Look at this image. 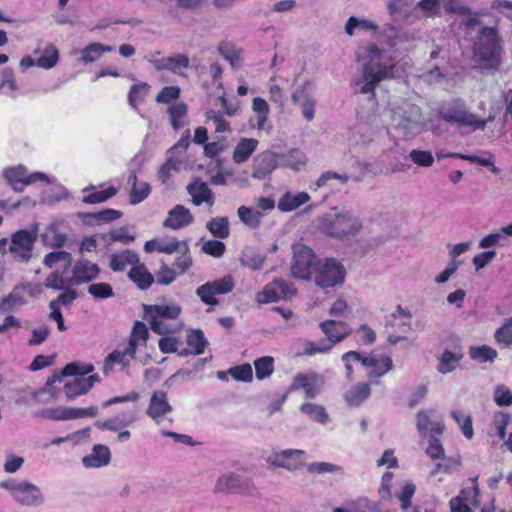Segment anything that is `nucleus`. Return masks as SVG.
Masks as SVG:
<instances>
[{
	"label": "nucleus",
	"mask_w": 512,
	"mask_h": 512,
	"mask_svg": "<svg viewBox=\"0 0 512 512\" xmlns=\"http://www.w3.org/2000/svg\"><path fill=\"white\" fill-rule=\"evenodd\" d=\"M367 358H374L377 362L375 366H366L367 368H371L369 372L370 378L381 377L392 369V359L389 356L382 355L377 357L376 355H371Z\"/></svg>",
	"instance_id": "41"
},
{
	"label": "nucleus",
	"mask_w": 512,
	"mask_h": 512,
	"mask_svg": "<svg viewBox=\"0 0 512 512\" xmlns=\"http://www.w3.org/2000/svg\"><path fill=\"white\" fill-rule=\"evenodd\" d=\"M296 288L293 284H288L283 279H275L267 284L263 290L256 295L258 303L276 302L279 300H286L296 295Z\"/></svg>",
	"instance_id": "12"
},
{
	"label": "nucleus",
	"mask_w": 512,
	"mask_h": 512,
	"mask_svg": "<svg viewBox=\"0 0 512 512\" xmlns=\"http://www.w3.org/2000/svg\"><path fill=\"white\" fill-rule=\"evenodd\" d=\"M44 244L50 248H62L67 240L64 233H60L56 225H50L42 234Z\"/></svg>",
	"instance_id": "38"
},
{
	"label": "nucleus",
	"mask_w": 512,
	"mask_h": 512,
	"mask_svg": "<svg viewBox=\"0 0 512 512\" xmlns=\"http://www.w3.org/2000/svg\"><path fill=\"white\" fill-rule=\"evenodd\" d=\"M145 319L149 322L153 332L158 335H166L176 331L171 325L165 323V320L176 319L181 313V307L176 304L171 305H143Z\"/></svg>",
	"instance_id": "7"
},
{
	"label": "nucleus",
	"mask_w": 512,
	"mask_h": 512,
	"mask_svg": "<svg viewBox=\"0 0 512 512\" xmlns=\"http://www.w3.org/2000/svg\"><path fill=\"white\" fill-rule=\"evenodd\" d=\"M309 199L310 196L306 192H299L297 194L286 192L278 201V209L283 212H289L307 203Z\"/></svg>",
	"instance_id": "31"
},
{
	"label": "nucleus",
	"mask_w": 512,
	"mask_h": 512,
	"mask_svg": "<svg viewBox=\"0 0 512 512\" xmlns=\"http://www.w3.org/2000/svg\"><path fill=\"white\" fill-rule=\"evenodd\" d=\"M324 385V377L316 372L298 373L295 375L289 390L303 389L308 399L315 398Z\"/></svg>",
	"instance_id": "14"
},
{
	"label": "nucleus",
	"mask_w": 512,
	"mask_h": 512,
	"mask_svg": "<svg viewBox=\"0 0 512 512\" xmlns=\"http://www.w3.org/2000/svg\"><path fill=\"white\" fill-rule=\"evenodd\" d=\"M292 251V275L298 279L309 280L320 260L316 258L313 250L303 243H295L292 246Z\"/></svg>",
	"instance_id": "9"
},
{
	"label": "nucleus",
	"mask_w": 512,
	"mask_h": 512,
	"mask_svg": "<svg viewBox=\"0 0 512 512\" xmlns=\"http://www.w3.org/2000/svg\"><path fill=\"white\" fill-rule=\"evenodd\" d=\"M219 53L227 60L233 68H238L241 65L242 58L240 51L228 46L227 44H221L218 47Z\"/></svg>",
	"instance_id": "57"
},
{
	"label": "nucleus",
	"mask_w": 512,
	"mask_h": 512,
	"mask_svg": "<svg viewBox=\"0 0 512 512\" xmlns=\"http://www.w3.org/2000/svg\"><path fill=\"white\" fill-rule=\"evenodd\" d=\"M256 377L259 380L269 377L274 370V359L270 356H264L254 361Z\"/></svg>",
	"instance_id": "45"
},
{
	"label": "nucleus",
	"mask_w": 512,
	"mask_h": 512,
	"mask_svg": "<svg viewBox=\"0 0 512 512\" xmlns=\"http://www.w3.org/2000/svg\"><path fill=\"white\" fill-rule=\"evenodd\" d=\"M228 373L237 381L250 382L253 378L252 367L248 363L232 367Z\"/></svg>",
	"instance_id": "58"
},
{
	"label": "nucleus",
	"mask_w": 512,
	"mask_h": 512,
	"mask_svg": "<svg viewBox=\"0 0 512 512\" xmlns=\"http://www.w3.org/2000/svg\"><path fill=\"white\" fill-rule=\"evenodd\" d=\"M453 26L457 28L459 33L465 36L471 35L474 31L482 27V22L476 12L471 11L469 14L456 19Z\"/></svg>",
	"instance_id": "32"
},
{
	"label": "nucleus",
	"mask_w": 512,
	"mask_h": 512,
	"mask_svg": "<svg viewBox=\"0 0 512 512\" xmlns=\"http://www.w3.org/2000/svg\"><path fill=\"white\" fill-rule=\"evenodd\" d=\"M322 332L327 336L326 343H332V347L350 335L351 329L344 322L326 320L320 323Z\"/></svg>",
	"instance_id": "21"
},
{
	"label": "nucleus",
	"mask_w": 512,
	"mask_h": 512,
	"mask_svg": "<svg viewBox=\"0 0 512 512\" xmlns=\"http://www.w3.org/2000/svg\"><path fill=\"white\" fill-rule=\"evenodd\" d=\"M461 358V353L452 352L449 350L444 351L439 359V364L437 367L438 371L442 374L453 371L457 367Z\"/></svg>",
	"instance_id": "40"
},
{
	"label": "nucleus",
	"mask_w": 512,
	"mask_h": 512,
	"mask_svg": "<svg viewBox=\"0 0 512 512\" xmlns=\"http://www.w3.org/2000/svg\"><path fill=\"white\" fill-rule=\"evenodd\" d=\"M172 411V406L168 403L167 394L164 391H154L150 398L146 414L157 424H160L162 418Z\"/></svg>",
	"instance_id": "18"
},
{
	"label": "nucleus",
	"mask_w": 512,
	"mask_h": 512,
	"mask_svg": "<svg viewBox=\"0 0 512 512\" xmlns=\"http://www.w3.org/2000/svg\"><path fill=\"white\" fill-rule=\"evenodd\" d=\"M299 410L314 422L326 424L329 421V414L323 405L313 402H304Z\"/></svg>",
	"instance_id": "33"
},
{
	"label": "nucleus",
	"mask_w": 512,
	"mask_h": 512,
	"mask_svg": "<svg viewBox=\"0 0 512 512\" xmlns=\"http://www.w3.org/2000/svg\"><path fill=\"white\" fill-rule=\"evenodd\" d=\"M305 163L304 155L297 149L289 151L287 154L282 156V164L295 171H298L300 167Z\"/></svg>",
	"instance_id": "56"
},
{
	"label": "nucleus",
	"mask_w": 512,
	"mask_h": 512,
	"mask_svg": "<svg viewBox=\"0 0 512 512\" xmlns=\"http://www.w3.org/2000/svg\"><path fill=\"white\" fill-rule=\"evenodd\" d=\"M240 476L235 473H226L218 478L216 485H215V491L216 492H236L237 485L239 482Z\"/></svg>",
	"instance_id": "44"
},
{
	"label": "nucleus",
	"mask_w": 512,
	"mask_h": 512,
	"mask_svg": "<svg viewBox=\"0 0 512 512\" xmlns=\"http://www.w3.org/2000/svg\"><path fill=\"white\" fill-rule=\"evenodd\" d=\"M237 215L240 221L250 229H257L264 216L263 212L244 205L237 209Z\"/></svg>",
	"instance_id": "34"
},
{
	"label": "nucleus",
	"mask_w": 512,
	"mask_h": 512,
	"mask_svg": "<svg viewBox=\"0 0 512 512\" xmlns=\"http://www.w3.org/2000/svg\"><path fill=\"white\" fill-rule=\"evenodd\" d=\"M88 293L99 299H107L114 295L113 289L108 283H94L88 287Z\"/></svg>",
	"instance_id": "61"
},
{
	"label": "nucleus",
	"mask_w": 512,
	"mask_h": 512,
	"mask_svg": "<svg viewBox=\"0 0 512 512\" xmlns=\"http://www.w3.org/2000/svg\"><path fill=\"white\" fill-rule=\"evenodd\" d=\"M313 275L315 284L322 289H326L343 283L346 271L339 261L327 258L318 263Z\"/></svg>",
	"instance_id": "10"
},
{
	"label": "nucleus",
	"mask_w": 512,
	"mask_h": 512,
	"mask_svg": "<svg viewBox=\"0 0 512 512\" xmlns=\"http://www.w3.org/2000/svg\"><path fill=\"white\" fill-rule=\"evenodd\" d=\"M443 8L446 13L457 14L461 17L469 14L472 9L460 0H445Z\"/></svg>",
	"instance_id": "59"
},
{
	"label": "nucleus",
	"mask_w": 512,
	"mask_h": 512,
	"mask_svg": "<svg viewBox=\"0 0 512 512\" xmlns=\"http://www.w3.org/2000/svg\"><path fill=\"white\" fill-rule=\"evenodd\" d=\"M411 160L422 167H430L434 162V157L431 152L424 150H412L409 154Z\"/></svg>",
	"instance_id": "62"
},
{
	"label": "nucleus",
	"mask_w": 512,
	"mask_h": 512,
	"mask_svg": "<svg viewBox=\"0 0 512 512\" xmlns=\"http://www.w3.org/2000/svg\"><path fill=\"white\" fill-rule=\"evenodd\" d=\"M182 164L183 161L180 157L167 156L166 162L159 169V179L165 183L170 177L171 170H179Z\"/></svg>",
	"instance_id": "53"
},
{
	"label": "nucleus",
	"mask_w": 512,
	"mask_h": 512,
	"mask_svg": "<svg viewBox=\"0 0 512 512\" xmlns=\"http://www.w3.org/2000/svg\"><path fill=\"white\" fill-rule=\"evenodd\" d=\"M111 453L106 445H94L92 452L83 457L82 462L85 467H102L109 464Z\"/></svg>",
	"instance_id": "26"
},
{
	"label": "nucleus",
	"mask_w": 512,
	"mask_h": 512,
	"mask_svg": "<svg viewBox=\"0 0 512 512\" xmlns=\"http://www.w3.org/2000/svg\"><path fill=\"white\" fill-rule=\"evenodd\" d=\"M14 500L22 506L38 507L44 503L45 498L38 486L28 481H22V487Z\"/></svg>",
	"instance_id": "17"
},
{
	"label": "nucleus",
	"mask_w": 512,
	"mask_h": 512,
	"mask_svg": "<svg viewBox=\"0 0 512 512\" xmlns=\"http://www.w3.org/2000/svg\"><path fill=\"white\" fill-rule=\"evenodd\" d=\"M188 193L192 196V202L194 205L199 206L203 202L212 206L214 204V197L212 190L204 182L199 184L193 183L187 186Z\"/></svg>",
	"instance_id": "29"
},
{
	"label": "nucleus",
	"mask_w": 512,
	"mask_h": 512,
	"mask_svg": "<svg viewBox=\"0 0 512 512\" xmlns=\"http://www.w3.org/2000/svg\"><path fill=\"white\" fill-rule=\"evenodd\" d=\"M342 361L344 362L345 369L347 372V378L351 380L353 373L352 361L361 362L363 366H375L377 364L374 358H363L361 354L356 351H349L342 355Z\"/></svg>",
	"instance_id": "39"
},
{
	"label": "nucleus",
	"mask_w": 512,
	"mask_h": 512,
	"mask_svg": "<svg viewBox=\"0 0 512 512\" xmlns=\"http://www.w3.org/2000/svg\"><path fill=\"white\" fill-rule=\"evenodd\" d=\"M234 288V281L232 276L226 275L221 279L206 282L199 286L196 294L200 297L201 301L208 305H217L218 300L215 295H223L231 292Z\"/></svg>",
	"instance_id": "13"
},
{
	"label": "nucleus",
	"mask_w": 512,
	"mask_h": 512,
	"mask_svg": "<svg viewBox=\"0 0 512 512\" xmlns=\"http://www.w3.org/2000/svg\"><path fill=\"white\" fill-rule=\"evenodd\" d=\"M370 386L367 383H359L348 390L345 395V401L350 406H359L370 395Z\"/></svg>",
	"instance_id": "35"
},
{
	"label": "nucleus",
	"mask_w": 512,
	"mask_h": 512,
	"mask_svg": "<svg viewBox=\"0 0 512 512\" xmlns=\"http://www.w3.org/2000/svg\"><path fill=\"white\" fill-rule=\"evenodd\" d=\"M109 258V267L114 272H123L128 266L133 267L140 262L138 254L130 249L112 253Z\"/></svg>",
	"instance_id": "25"
},
{
	"label": "nucleus",
	"mask_w": 512,
	"mask_h": 512,
	"mask_svg": "<svg viewBox=\"0 0 512 512\" xmlns=\"http://www.w3.org/2000/svg\"><path fill=\"white\" fill-rule=\"evenodd\" d=\"M390 118L395 128L406 138L415 136L423 127L420 107L409 102L393 105L390 109Z\"/></svg>",
	"instance_id": "5"
},
{
	"label": "nucleus",
	"mask_w": 512,
	"mask_h": 512,
	"mask_svg": "<svg viewBox=\"0 0 512 512\" xmlns=\"http://www.w3.org/2000/svg\"><path fill=\"white\" fill-rule=\"evenodd\" d=\"M294 104H301L313 98V86L310 81H305L297 87L291 95Z\"/></svg>",
	"instance_id": "52"
},
{
	"label": "nucleus",
	"mask_w": 512,
	"mask_h": 512,
	"mask_svg": "<svg viewBox=\"0 0 512 512\" xmlns=\"http://www.w3.org/2000/svg\"><path fill=\"white\" fill-rule=\"evenodd\" d=\"M23 304H25L23 296L16 290H13L1 301L0 311L10 312L14 308L22 306Z\"/></svg>",
	"instance_id": "55"
},
{
	"label": "nucleus",
	"mask_w": 512,
	"mask_h": 512,
	"mask_svg": "<svg viewBox=\"0 0 512 512\" xmlns=\"http://www.w3.org/2000/svg\"><path fill=\"white\" fill-rule=\"evenodd\" d=\"M501 38L494 27L482 26L473 40L475 67L481 71H496L501 63Z\"/></svg>",
	"instance_id": "1"
},
{
	"label": "nucleus",
	"mask_w": 512,
	"mask_h": 512,
	"mask_svg": "<svg viewBox=\"0 0 512 512\" xmlns=\"http://www.w3.org/2000/svg\"><path fill=\"white\" fill-rule=\"evenodd\" d=\"M277 167L276 156L270 151L258 154L253 160L252 177L262 180Z\"/></svg>",
	"instance_id": "19"
},
{
	"label": "nucleus",
	"mask_w": 512,
	"mask_h": 512,
	"mask_svg": "<svg viewBox=\"0 0 512 512\" xmlns=\"http://www.w3.org/2000/svg\"><path fill=\"white\" fill-rule=\"evenodd\" d=\"M252 109L255 112V116L250 120L251 125L258 130L270 132L272 125L268 122L269 105L267 101L261 97H255Z\"/></svg>",
	"instance_id": "22"
},
{
	"label": "nucleus",
	"mask_w": 512,
	"mask_h": 512,
	"mask_svg": "<svg viewBox=\"0 0 512 512\" xmlns=\"http://www.w3.org/2000/svg\"><path fill=\"white\" fill-rule=\"evenodd\" d=\"M332 349V343H326V340H321L319 343L306 341L304 343L303 354L314 355L316 353H326Z\"/></svg>",
	"instance_id": "63"
},
{
	"label": "nucleus",
	"mask_w": 512,
	"mask_h": 512,
	"mask_svg": "<svg viewBox=\"0 0 512 512\" xmlns=\"http://www.w3.org/2000/svg\"><path fill=\"white\" fill-rule=\"evenodd\" d=\"M128 277L141 290L148 289L154 282L153 275L148 271L146 266L140 262L130 269Z\"/></svg>",
	"instance_id": "30"
},
{
	"label": "nucleus",
	"mask_w": 512,
	"mask_h": 512,
	"mask_svg": "<svg viewBox=\"0 0 512 512\" xmlns=\"http://www.w3.org/2000/svg\"><path fill=\"white\" fill-rule=\"evenodd\" d=\"M494 401L498 406L512 405V392L504 386H497L494 391Z\"/></svg>",
	"instance_id": "64"
},
{
	"label": "nucleus",
	"mask_w": 512,
	"mask_h": 512,
	"mask_svg": "<svg viewBox=\"0 0 512 512\" xmlns=\"http://www.w3.org/2000/svg\"><path fill=\"white\" fill-rule=\"evenodd\" d=\"M469 355L471 359L484 363V362H493L497 357V351L490 346L482 345L479 347H470Z\"/></svg>",
	"instance_id": "42"
},
{
	"label": "nucleus",
	"mask_w": 512,
	"mask_h": 512,
	"mask_svg": "<svg viewBox=\"0 0 512 512\" xmlns=\"http://www.w3.org/2000/svg\"><path fill=\"white\" fill-rule=\"evenodd\" d=\"M72 260H73L72 256L69 252L60 250V251H54V252L48 253L44 257L43 263L47 268H52L54 265H56L59 262H65L66 263L65 268L67 269L71 266Z\"/></svg>",
	"instance_id": "48"
},
{
	"label": "nucleus",
	"mask_w": 512,
	"mask_h": 512,
	"mask_svg": "<svg viewBox=\"0 0 512 512\" xmlns=\"http://www.w3.org/2000/svg\"><path fill=\"white\" fill-rule=\"evenodd\" d=\"M148 337L149 331L147 326L141 321H136L132 328L127 345H132V349L136 351L137 347L146 346Z\"/></svg>",
	"instance_id": "36"
},
{
	"label": "nucleus",
	"mask_w": 512,
	"mask_h": 512,
	"mask_svg": "<svg viewBox=\"0 0 512 512\" xmlns=\"http://www.w3.org/2000/svg\"><path fill=\"white\" fill-rule=\"evenodd\" d=\"M240 260L242 265L254 270L260 269L264 262V258L251 248H247L242 252Z\"/></svg>",
	"instance_id": "54"
},
{
	"label": "nucleus",
	"mask_w": 512,
	"mask_h": 512,
	"mask_svg": "<svg viewBox=\"0 0 512 512\" xmlns=\"http://www.w3.org/2000/svg\"><path fill=\"white\" fill-rule=\"evenodd\" d=\"M94 367L92 364L69 363L67 364L60 374H54L46 382V386H50L57 381H61L64 376H75V378L67 381L64 384V393L69 400H73L80 395L88 393L96 382H99L97 374L90 375Z\"/></svg>",
	"instance_id": "2"
},
{
	"label": "nucleus",
	"mask_w": 512,
	"mask_h": 512,
	"mask_svg": "<svg viewBox=\"0 0 512 512\" xmlns=\"http://www.w3.org/2000/svg\"><path fill=\"white\" fill-rule=\"evenodd\" d=\"M39 226L32 224L28 229H21L11 235L9 252L15 261L27 263L32 258L33 246L38 239Z\"/></svg>",
	"instance_id": "8"
},
{
	"label": "nucleus",
	"mask_w": 512,
	"mask_h": 512,
	"mask_svg": "<svg viewBox=\"0 0 512 512\" xmlns=\"http://www.w3.org/2000/svg\"><path fill=\"white\" fill-rule=\"evenodd\" d=\"M150 86L147 83L135 84L131 87L128 94V102L134 108L137 109L138 103L142 102L148 95Z\"/></svg>",
	"instance_id": "47"
},
{
	"label": "nucleus",
	"mask_w": 512,
	"mask_h": 512,
	"mask_svg": "<svg viewBox=\"0 0 512 512\" xmlns=\"http://www.w3.org/2000/svg\"><path fill=\"white\" fill-rule=\"evenodd\" d=\"M495 340L505 348L512 345V317L507 319L504 325L496 330Z\"/></svg>",
	"instance_id": "51"
},
{
	"label": "nucleus",
	"mask_w": 512,
	"mask_h": 512,
	"mask_svg": "<svg viewBox=\"0 0 512 512\" xmlns=\"http://www.w3.org/2000/svg\"><path fill=\"white\" fill-rule=\"evenodd\" d=\"M362 222L350 210L336 207L319 218V229L327 236L343 239L356 236L362 230Z\"/></svg>",
	"instance_id": "3"
},
{
	"label": "nucleus",
	"mask_w": 512,
	"mask_h": 512,
	"mask_svg": "<svg viewBox=\"0 0 512 512\" xmlns=\"http://www.w3.org/2000/svg\"><path fill=\"white\" fill-rule=\"evenodd\" d=\"M100 273V267L87 259H79L72 268V276L67 281L70 286L89 283L96 279Z\"/></svg>",
	"instance_id": "15"
},
{
	"label": "nucleus",
	"mask_w": 512,
	"mask_h": 512,
	"mask_svg": "<svg viewBox=\"0 0 512 512\" xmlns=\"http://www.w3.org/2000/svg\"><path fill=\"white\" fill-rule=\"evenodd\" d=\"M206 229L215 237L225 239L230 235L227 217H215L206 223Z\"/></svg>",
	"instance_id": "37"
},
{
	"label": "nucleus",
	"mask_w": 512,
	"mask_h": 512,
	"mask_svg": "<svg viewBox=\"0 0 512 512\" xmlns=\"http://www.w3.org/2000/svg\"><path fill=\"white\" fill-rule=\"evenodd\" d=\"M440 118L450 124L470 127L472 130H484L486 121L470 112L462 101L456 100L443 104L439 108Z\"/></svg>",
	"instance_id": "6"
},
{
	"label": "nucleus",
	"mask_w": 512,
	"mask_h": 512,
	"mask_svg": "<svg viewBox=\"0 0 512 512\" xmlns=\"http://www.w3.org/2000/svg\"><path fill=\"white\" fill-rule=\"evenodd\" d=\"M193 220L194 218L188 208L176 205L168 212V217L164 220L163 225L177 230L190 225Z\"/></svg>",
	"instance_id": "23"
},
{
	"label": "nucleus",
	"mask_w": 512,
	"mask_h": 512,
	"mask_svg": "<svg viewBox=\"0 0 512 512\" xmlns=\"http://www.w3.org/2000/svg\"><path fill=\"white\" fill-rule=\"evenodd\" d=\"M58 50L53 45L44 49V54L36 60V65L44 69L54 67L58 61Z\"/></svg>",
	"instance_id": "50"
},
{
	"label": "nucleus",
	"mask_w": 512,
	"mask_h": 512,
	"mask_svg": "<svg viewBox=\"0 0 512 512\" xmlns=\"http://www.w3.org/2000/svg\"><path fill=\"white\" fill-rule=\"evenodd\" d=\"M116 194V189L113 186L102 190L93 192L83 198V202L87 204L102 203L112 198Z\"/></svg>",
	"instance_id": "60"
},
{
	"label": "nucleus",
	"mask_w": 512,
	"mask_h": 512,
	"mask_svg": "<svg viewBox=\"0 0 512 512\" xmlns=\"http://www.w3.org/2000/svg\"><path fill=\"white\" fill-rule=\"evenodd\" d=\"M156 70H169L177 75H184L183 69L188 68L190 60L185 54H178L174 57L150 60Z\"/></svg>",
	"instance_id": "20"
},
{
	"label": "nucleus",
	"mask_w": 512,
	"mask_h": 512,
	"mask_svg": "<svg viewBox=\"0 0 512 512\" xmlns=\"http://www.w3.org/2000/svg\"><path fill=\"white\" fill-rule=\"evenodd\" d=\"M369 60L363 64L361 79L354 82V86L361 94H372L376 85L387 77L388 69L381 63V50L376 45L368 47Z\"/></svg>",
	"instance_id": "4"
},
{
	"label": "nucleus",
	"mask_w": 512,
	"mask_h": 512,
	"mask_svg": "<svg viewBox=\"0 0 512 512\" xmlns=\"http://www.w3.org/2000/svg\"><path fill=\"white\" fill-rule=\"evenodd\" d=\"M4 176L16 192H22L24 187L27 186L28 171L23 165L5 169Z\"/></svg>",
	"instance_id": "28"
},
{
	"label": "nucleus",
	"mask_w": 512,
	"mask_h": 512,
	"mask_svg": "<svg viewBox=\"0 0 512 512\" xmlns=\"http://www.w3.org/2000/svg\"><path fill=\"white\" fill-rule=\"evenodd\" d=\"M259 141L254 138H241L235 146L232 160L236 164H242L248 161L251 155L256 151Z\"/></svg>",
	"instance_id": "27"
},
{
	"label": "nucleus",
	"mask_w": 512,
	"mask_h": 512,
	"mask_svg": "<svg viewBox=\"0 0 512 512\" xmlns=\"http://www.w3.org/2000/svg\"><path fill=\"white\" fill-rule=\"evenodd\" d=\"M304 456L305 451L302 449H284L268 456L266 462L275 468L294 472L304 466Z\"/></svg>",
	"instance_id": "11"
},
{
	"label": "nucleus",
	"mask_w": 512,
	"mask_h": 512,
	"mask_svg": "<svg viewBox=\"0 0 512 512\" xmlns=\"http://www.w3.org/2000/svg\"><path fill=\"white\" fill-rule=\"evenodd\" d=\"M187 345L194 348V354L199 355L204 352L205 347L208 345V341L206 340L202 330H192L187 335Z\"/></svg>",
	"instance_id": "46"
},
{
	"label": "nucleus",
	"mask_w": 512,
	"mask_h": 512,
	"mask_svg": "<svg viewBox=\"0 0 512 512\" xmlns=\"http://www.w3.org/2000/svg\"><path fill=\"white\" fill-rule=\"evenodd\" d=\"M137 419V408L126 409L122 413L115 415L107 420H98L94 426L102 431L118 432L123 428L134 424Z\"/></svg>",
	"instance_id": "16"
},
{
	"label": "nucleus",
	"mask_w": 512,
	"mask_h": 512,
	"mask_svg": "<svg viewBox=\"0 0 512 512\" xmlns=\"http://www.w3.org/2000/svg\"><path fill=\"white\" fill-rule=\"evenodd\" d=\"M135 350L131 346H126L123 350H114L104 360L103 372L108 375L115 364H121L124 368L128 367L130 361L135 358Z\"/></svg>",
	"instance_id": "24"
},
{
	"label": "nucleus",
	"mask_w": 512,
	"mask_h": 512,
	"mask_svg": "<svg viewBox=\"0 0 512 512\" xmlns=\"http://www.w3.org/2000/svg\"><path fill=\"white\" fill-rule=\"evenodd\" d=\"M307 471L312 474H338L342 473L343 469L333 463L328 462H313L307 466Z\"/></svg>",
	"instance_id": "49"
},
{
	"label": "nucleus",
	"mask_w": 512,
	"mask_h": 512,
	"mask_svg": "<svg viewBox=\"0 0 512 512\" xmlns=\"http://www.w3.org/2000/svg\"><path fill=\"white\" fill-rule=\"evenodd\" d=\"M122 216V212L115 209H104L97 213H87L83 219L86 222L95 221L97 224L108 223L113 220L119 219Z\"/></svg>",
	"instance_id": "43"
}]
</instances>
